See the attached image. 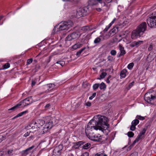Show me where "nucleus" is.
Instances as JSON below:
<instances>
[{
  "label": "nucleus",
  "mask_w": 156,
  "mask_h": 156,
  "mask_svg": "<svg viewBox=\"0 0 156 156\" xmlns=\"http://www.w3.org/2000/svg\"><path fill=\"white\" fill-rule=\"evenodd\" d=\"M133 65L134 64L133 63H129L127 66L128 68L129 69H131L133 67Z\"/></svg>",
  "instance_id": "obj_37"
},
{
  "label": "nucleus",
  "mask_w": 156,
  "mask_h": 156,
  "mask_svg": "<svg viewBox=\"0 0 156 156\" xmlns=\"http://www.w3.org/2000/svg\"><path fill=\"white\" fill-rule=\"evenodd\" d=\"M25 101L27 103H30V104L32 103V97H28L23 100Z\"/></svg>",
  "instance_id": "obj_25"
},
{
  "label": "nucleus",
  "mask_w": 156,
  "mask_h": 156,
  "mask_svg": "<svg viewBox=\"0 0 156 156\" xmlns=\"http://www.w3.org/2000/svg\"><path fill=\"white\" fill-rule=\"evenodd\" d=\"M62 148V145H59L57 147L55 148L54 151L55 153L57 152L58 153H60L61 151Z\"/></svg>",
  "instance_id": "obj_22"
},
{
  "label": "nucleus",
  "mask_w": 156,
  "mask_h": 156,
  "mask_svg": "<svg viewBox=\"0 0 156 156\" xmlns=\"http://www.w3.org/2000/svg\"><path fill=\"white\" fill-rule=\"evenodd\" d=\"M153 46L152 44H150L148 49H151L153 48Z\"/></svg>",
  "instance_id": "obj_63"
},
{
  "label": "nucleus",
  "mask_w": 156,
  "mask_h": 156,
  "mask_svg": "<svg viewBox=\"0 0 156 156\" xmlns=\"http://www.w3.org/2000/svg\"><path fill=\"white\" fill-rule=\"evenodd\" d=\"M111 54L113 55H115L116 54V51L115 50H112L111 51Z\"/></svg>",
  "instance_id": "obj_47"
},
{
  "label": "nucleus",
  "mask_w": 156,
  "mask_h": 156,
  "mask_svg": "<svg viewBox=\"0 0 156 156\" xmlns=\"http://www.w3.org/2000/svg\"><path fill=\"white\" fill-rule=\"evenodd\" d=\"M5 154H8L9 156H11L13 154L14 151L12 149L8 150L5 152Z\"/></svg>",
  "instance_id": "obj_27"
},
{
  "label": "nucleus",
  "mask_w": 156,
  "mask_h": 156,
  "mask_svg": "<svg viewBox=\"0 0 156 156\" xmlns=\"http://www.w3.org/2000/svg\"><path fill=\"white\" fill-rule=\"evenodd\" d=\"M143 42L142 41H139L137 42L135 41L131 44L130 45L132 48L135 46L137 47L142 44Z\"/></svg>",
  "instance_id": "obj_15"
},
{
  "label": "nucleus",
  "mask_w": 156,
  "mask_h": 156,
  "mask_svg": "<svg viewBox=\"0 0 156 156\" xmlns=\"http://www.w3.org/2000/svg\"><path fill=\"white\" fill-rule=\"evenodd\" d=\"M35 83H36L34 81H33V80L32 81V86L34 85H35Z\"/></svg>",
  "instance_id": "obj_61"
},
{
  "label": "nucleus",
  "mask_w": 156,
  "mask_h": 156,
  "mask_svg": "<svg viewBox=\"0 0 156 156\" xmlns=\"http://www.w3.org/2000/svg\"><path fill=\"white\" fill-rule=\"evenodd\" d=\"M91 146V145L90 143H87L83 145L82 147L83 149H87L89 148Z\"/></svg>",
  "instance_id": "obj_28"
},
{
  "label": "nucleus",
  "mask_w": 156,
  "mask_h": 156,
  "mask_svg": "<svg viewBox=\"0 0 156 156\" xmlns=\"http://www.w3.org/2000/svg\"><path fill=\"white\" fill-rule=\"evenodd\" d=\"M23 115L22 114V113L21 112H20V113H19V114H17L16 116H15L14 117V118H16L17 117H19Z\"/></svg>",
  "instance_id": "obj_52"
},
{
  "label": "nucleus",
  "mask_w": 156,
  "mask_h": 156,
  "mask_svg": "<svg viewBox=\"0 0 156 156\" xmlns=\"http://www.w3.org/2000/svg\"><path fill=\"white\" fill-rule=\"evenodd\" d=\"M94 129H91L90 130V133L89 134H87V135H88L90 137V139L94 141H100L101 139V137L100 135H93L92 134H91L90 132L92 131Z\"/></svg>",
  "instance_id": "obj_11"
},
{
  "label": "nucleus",
  "mask_w": 156,
  "mask_h": 156,
  "mask_svg": "<svg viewBox=\"0 0 156 156\" xmlns=\"http://www.w3.org/2000/svg\"><path fill=\"white\" fill-rule=\"evenodd\" d=\"M145 100L149 103L153 104L156 100V91H153L145 94L144 97Z\"/></svg>",
  "instance_id": "obj_3"
},
{
  "label": "nucleus",
  "mask_w": 156,
  "mask_h": 156,
  "mask_svg": "<svg viewBox=\"0 0 156 156\" xmlns=\"http://www.w3.org/2000/svg\"><path fill=\"white\" fill-rule=\"evenodd\" d=\"M99 83H95L94 84L93 86V90H96L99 87Z\"/></svg>",
  "instance_id": "obj_32"
},
{
  "label": "nucleus",
  "mask_w": 156,
  "mask_h": 156,
  "mask_svg": "<svg viewBox=\"0 0 156 156\" xmlns=\"http://www.w3.org/2000/svg\"><path fill=\"white\" fill-rule=\"evenodd\" d=\"M96 10L98 11V12H100L101 11V8H97L96 9Z\"/></svg>",
  "instance_id": "obj_60"
},
{
  "label": "nucleus",
  "mask_w": 156,
  "mask_h": 156,
  "mask_svg": "<svg viewBox=\"0 0 156 156\" xmlns=\"http://www.w3.org/2000/svg\"><path fill=\"white\" fill-rule=\"evenodd\" d=\"M144 135H143L140 133L139 135L137 136L136 139L133 142L132 145L133 146L135 144L138 142L139 140L144 137Z\"/></svg>",
  "instance_id": "obj_14"
},
{
  "label": "nucleus",
  "mask_w": 156,
  "mask_h": 156,
  "mask_svg": "<svg viewBox=\"0 0 156 156\" xmlns=\"http://www.w3.org/2000/svg\"><path fill=\"white\" fill-rule=\"evenodd\" d=\"M88 10V8L87 7H84L81 8L77 11L76 13V17L77 18H79L81 17L84 16L86 15Z\"/></svg>",
  "instance_id": "obj_8"
},
{
  "label": "nucleus",
  "mask_w": 156,
  "mask_h": 156,
  "mask_svg": "<svg viewBox=\"0 0 156 156\" xmlns=\"http://www.w3.org/2000/svg\"><path fill=\"white\" fill-rule=\"evenodd\" d=\"M83 50L84 49H81L77 51L76 54L77 56L79 57Z\"/></svg>",
  "instance_id": "obj_39"
},
{
  "label": "nucleus",
  "mask_w": 156,
  "mask_h": 156,
  "mask_svg": "<svg viewBox=\"0 0 156 156\" xmlns=\"http://www.w3.org/2000/svg\"><path fill=\"white\" fill-rule=\"evenodd\" d=\"M103 156V153L99 152L95 154L94 156Z\"/></svg>",
  "instance_id": "obj_51"
},
{
  "label": "nucleus",
  "mask_w": 156,
  "mask_h": 156,
  "mask_svg": "<svg viewBox=\"0 0 156 156\" xmlns=\"http://www.w3.org/2000/svg\"><path fill=\"white\" fill-rule=\"evenodd\" d=\"M73 24V22L70 20L62 22L60 23L58 30L57 31L68 30L72 27Z\"/></svg>",
  "instance_id": "obj_5"
},
{
  "label": "nucleus",
  "mask_w": 156,
  "mask_h": 156,
  "mask_svg": "<svg viewBox=\"0 0 156 156\" xmlns=\"http://www.w3.org/2000/svg\"><path fill=\"white\" fill-rule=\"evenodd\" d=\"M25 128L27 129H32V128H31V126H30V124L28 126H26Z\"/></svg>",
  "instance_id": "obj_53"
},
{
  "label": "nucleus",
  "mask_w": 156,
  "mask_h": 156,
  "mask_svg": "<svg viewBox=\"0 0 156 156\" xmlns=\"http://www.w3.org/2000/svg\"><path fill=\"white\" fill-rule=\"evenodd\" d=\"M136 118L137 119H138L140 120H143L144 119V117L139 115H137L136 116Z\"/></svg>",
  "instance_id": "obj_41"
},
{
  "label": "nucleus",
  "mask_w": 156,
  "mask_h": 156,
  "mask_svg": "<svg viewBox=\"0 0 156 156\" xmlns=\"http://www.w3.org/2000/svg\"><path fill=\"white\" fill-rule=\"evenodd\" d=\"M56 64H60L62 66H63L65 65V62L63 61H59L57 62Z\"/></svg>",
  "instance_id": "obj_38"
},
{
  "label": "nucleus",
  "mask_w": 156,
  "mask_h": 156,
  "mask_svg": "<svg viewBox=\"0 0 156 156\" xmlns=\"http://www.w3.org/2000/svg\"><path fill=\"white\" fill-rule=\"evenodd\" d=\"M81 35L78 32H74L69 35L66 37L67 41H71L73 40L76 39L79 37Z\"/></svg>",
  "instance_id": "obj_9"
},
{
  "label": "nucleus",
  "mask_w": 156,
  "mask_h": 156,
  "mask_svg": "<svg viewBox=\"0 0 156 156\" xmlns=\"http://www.w3.org/2000/svg\"><path fill=\"white\" fill-rule=\"evenodd\" d=\"M118 27H113L109 32V35L110 36H113L118 31Z\"/></svg>",
  "instance_id": "obj_20"
},
{
  "label": "nucleus",
  "mask_w": 156,
  "mask_h": 156,
  "mask_svg": "<svg viewBox=\"0 0 156 156\" xmlns=\"http://www.w3.org/2000/svg\"><path fill=\"white\" fill-rule=\"evenodd\" d=\"M139 121L137 119L133 120L131 123V125L130 127V130L134 131L136 129V126L139 123Z\"/></svg>",
  "instance_id": "obj_12"
},
{
  "label": "nucleus",
  "mask_w": 156,
  "mask_h": 156,
  "mask_svg": "<svg viewBox=\"0 0 156 156\" xmlns=\"http://www.w3.org/2000/svg\"><path fill=\"white\" fill-rule=\"evenodd\" d=\"M46 124L43 127L44 132H46L48 129H51L53 125V121L54 119L51 118L50 116H48L46 119Z\"/></svg>",
  "instance_id": "obj_7"
},
{
  "label": "nucleus",
  "mask_w": 156,
  "mask_h": 156,
  "mask_svg": "<svg viewBox=\"0 0 156 156\" xmlns=\"http://www.w3.org/2000/svg\"><path fill=\"white\" fill-rule=\"evenodd\" d=\"M27 112H28V111H27V110L23 112H21V113H22V114L23 115L24 114H26Z\"/></svg>",
  "instance_id": "obj_58"
},
{
  "label": "nucleus",
  "mask_w": 156,
  "mask_h": 156,
  "mask_svg": "<svg viewBox=\"0 0 156 156\" xmlns=\"http://www.w3.org/2000/svg\"><path fill=\"white\" fill-rule=\"evenodd\" d=\"M111 27V26L109 24L105 28L104 30L103 31L105 32H107Z\"/></svg>",
  "instance_id": "obj_40"
},
{
  "label": "nucleus",
  "mask_w": 156,
  "mask_h": 156,
  "mask_svg": "<svg viewBox=\"0 0 156 156\" xmlns=\"http://www.w3.org/2000/svg\"><path fill=\"white\" fill-rule=\"evenodd\" d=\"M98 2L101 4L102 0H89L88 1L89 4L91 5H97Z\"/></svg>",
  "instance_id": "obj_13"
},
{
  "label": "nucleus",
  "mask_w": 156,
  "mask_h": 156,
  "mask_svg": "<svg viewBox=\"0 0 156 156\" xmlns=\"http://www.w3.org/2000/svg\"><path fill=\"white\" fill-rule=\"evenodd\" d=\"M147 129L146 128H143L142 130L140 132V133L143 134V135H144Z\"/></svg>",
  "instance_id": "obj_46"
},
{
  "label": "nucleus",
  "mask_w": 156,
  "mask_h": 156,
  "mask_svg": "<svg viewBox=\"0 0 156 156\" xmlns=\"http://www.w3.org/2000/svg\"><path fill=\"white\" fill-rule=\"evenodd\" d=\"M33 61V59L32 58H30L28 59L27 61V65H29Z\"/></svg>",
  "instance_id": "obj_44"
},
{
  "label": "nucleus",
  "mask_w": 156,
  "mask_h": 156,
  "mask_svg": "<svg viewBox=\"0 0 156 156\" xmlns=\"http://www.w3.org/2000/svg\"><path fill=\"white\" fill-rule=\"evenodd\" d=\"M35 147L34 145L29 147L22 152V156H29L33 152V149Z\"/></svg>",
  "instance_id": "obj_10"
},
{
  "label": "nucleus",
  "mask_w": 156,
  "mask_h": 156,
  "mask_svg": "<svg viewBox=\"0 0 156 156\" xmlns=\"http://www.w3.org/2000/svg\"><path fill=\"white\" fill-rule=\"evenodd\" d=\"M101 39L99 37H98L95 39L94 43L95 44L98 43L101 41Z\"/></svg>",
  "instance_id": "obj_33"
},
{
  "label": "nucleus",
  "mask_w": 156,
  "mask_h": 156,
  "mask_svg": "<svg viewBox=\"0 0 156 156\" xmlns=\"http://www.w3.org/2000/svg\"><path fill=\"white\" fill-rule=\"evenodd\" d=\"M19 107L21 106V107H24L30 105V103H27L25 101L23 100L21 101L19 104H18Z\"/></svg>",
  "instance_id": "obj_21"
},
{
  "label": "nucleus",
  "mask_w": 156,
  "mask_h": 156,
  "mask_svg": "<svg viewBox=\"0 0 156 156\" xmlns=\"http://www.w3.org/2000/svg\"><path fill=\"white\" fill-rule=\"evenodd\" d=\"M147 23L151 28L156 27V12H154L149 16Z\"/></svg>",
  "instance_id": "obj_4"
},
{
  "label": "nucleus",
  "mask_w": 156,
  "mask_h": 156,
  "mask_svg": "<svg viewBox=\"0 0 156 156\" xmlns=\"http://www.w3.org/2000/svg\"><path fill=\"white\" fill-rule=\"evenodd\" d=\"M83 43L81 41L78 42L73 46V49H78L81 48L83 45Z\"/></svg>",
  "instance_id": "obj_18"
},
{
  "label": "nucleus",
  "mask_w": 156,
  "mask_h": 156,
  "mask_svg": "<svg viewBox=\"0 0 156 156\" xmlns=\"http://www.w3.org/2000/svg\"><path fill=\"white\" fill-rule=\"evenodd\" d=\"M55 86L54 84H49L45 86V88H47V90H46V92H48L49 91H51L53 89Z\"/></svg>",
  "instance_id": "obj_19"
},
{
  "label": "nucleus",
  "mask_w": 156,
  "mask_h": 156,
  "mask_svg": "<svg viewBox=\"0 0 156 156\" xmlns=\"http://www.w3.org/2000/svg\"><path fill=\"white\" fill-rule=\"evenodd\" d=\"M108 60L110 61H112L114 60V58L112 57L109 56L108 57Z\"/></svg>",
  "instance_id": "obj_49"
},
{
  "label": "nucleus",
  "mask_w": 156,
  "mask_h": 156,
  "mask_svg": "<svg viewBox=\"0 0 156 156\" xmlns=\"http://www.w3.org/2000/svg\"><path fill=\"white\" fill-rule=\"evenodd\" d=\"M4 154V152L3 151H0V156H2Z\"/></svg>",
  "instance_id": "obj_62"
},
{
  "label": "nucleus",
  "mask_w": 156,
  "mask_h": 156,
  "mask_svg": "<svg viewBox=\"0 0 156 156\" xmlns=\"http://www.w3.org/2000/svg\"><path fill=\"white\" fill-rule=\"evenodd\" d=\"M96 93H93L92 94V95L89 97V99L90 100L92 99L93 98L96 96Z\"/></svg>",
  "instance_id": "obj_45"
},
{
  "label": "nucleus",
  "mask_w": 156,
  "mask_h": 156,
  "mask_svg": "<svg viewBox=\"0 0 156 156\" xmlns=\"http://www.w3.org/2000/svg\"><path fill=\"white\" fill-rule=\"evenodd\" d=\"M5 137L2 135H0V143L5 139Z\"/></svg>",
  "instance_id": "obj_42"
},
{
  "label": "nucleus",
  "mask_w": 156,
  "mask_h": 156,
  "mask_svg": "<svg viewBox=\"0 0 156 156\" xmlns=\"http://www.w3.org/2000/svg\"><path fill=\"white\" fill-rule=\"evenodd\" d=\"M126 72L127 70L125 69L122 70L120 73L121 78H124L126 76Z\"/></svg>",
  "instance_id": "obj_24"
},
{
  "label": "nucleus",
  "mask_w": 156,
  "mask_h": 156,
  "mask_svg": "<svg viewBox=\"0 0 156 156\" xmlns=\"http://www.w3.org/2000/svg\"><path fill=\"white\" fill-rule=\"evenodd\" d=\"M73 24V22L70 20L62 22L60 23L58 30L57 31L68 30L72 27Z\"/></svg>",
  "instance_id": "obj_6"
},
{
  "label": "nucleus",
  "mask_w": 156,
  "mask_h": 156,
  "mask_svg": "<svg viewBox=\"0 0 156 156\" xmlns=\"http://www.w3.org/2000/svg\"><path fill=\"white\" fill-rule=\"evenodd\" d=\"M90 30V27L88 26H85L81 28H80L79 30L80 31L83 30L84 32H85Z\"/></svg>",
  "instance_id": "obj_23"
},
{
  "label": "nucleus",
  "mask_w": 156,
  "mask_h": 156,
  "mask_svg": "<svg viewBox=\"0 0 156 156\" xmlns=\"http://www.w3.org/2000/svg\"><path fill=\"white\" fill-rule=\"evenodd\" d=\"M116 19L115 18L113 19L112 22L109 24L111 26L114 23V22L115 21Z\"/></svg>",
  "instance_id": "obj_55"
},
{
  "label": "nucleus",
  "mask_w": 156,
  "mask_h": 156,
  "mask_svg": "<svg viewBox=\"0 0 156 156\" xmlns=\"http://www.w3.org/2000/svg\"><path fill=\"white\" fill-rule=\"evenodd\" d=\"M19 107V106L18 104H17L15 106H13V107L9 109V110H13L14 111L15 109H17Z\"/></svg>",
  "instance_id": "obj_34"
},
{
  "label": "nucleus",
  "mask_w": 156,
  "mask_h": 156,
  "mask_svg": "<svg viewBox=\"0 0 156 156\" xmlns=\"http://www.w3.org/2000/svg\"><path fill=\"white\" fill-rule=\"evenodd\" d=\"M81 156H89V153L87 152H85Z\"/></svg>",
  "instance_id": "obj_50"
},
{
  "label": "nucleus",
  "mask_w": 156,
  "mask_h": 156,
  "mask_svg": "<svg viewBox=\"0 0 156 156\" xmlns=\"http://www.w3.org/2000/svg\"><path fill=\"white\" fill-rule=\"evenodd\" d=\"M91 103L90 102H87L86 103V105L88 106H90L91 105Z\"/></svg>",
  "instance_id": "obj_57"
},
{
  "label": "nucleus",
  "mask_w": 156,
  "mask_h": 156,
  "mask_svg": "<svg viewBox=\"0 0 156 156\" xmlns=\"http://www.w3.org/2000/svg\"><path fill=\"white\" fill-rule=\"evenodd\" d=\"M83 144L84 143L82 141L74 143H73L74 145L73 146V147L75 149H77L80 146L83 145Z\"/></svg>",
  "instance_id": "obj_16"
},
{
  "label": "nucleus",
  "mask_w": 156,
  "mask_h": 156,
  "mask_svg": "<svg viewBox=\"0 0 156 156\" xmlns=\"http://www.w3.org/2000/svg\"><path fill=\"white\" fill-rule=\"evenodd\" d=\"M99 86L101 90H105L106 87L105 84L103 82L101 83V84H99Z\"/></svg>",
  "instance_id": "obj_26"
},
{
  "label": "nucleus",
  "mask_w": 156,
  "mask_h": 156,
  "mask_svg": "<svg viewBox=\"0 0 156 156\" xmlns=\"http://www.w3.org/2000/svg\"><path fill=\"white\" fill-rule=\"evenodd\" d=\"M30 132H27V133H25L24 135V137H27V136H28L29 134H30Z\"/></svg>",
  "instance_id": "obj_54"
},
{
  "label": "nucleus",
  "mask_w": 156,
  "mask_h": 156,
  "mask_svg": "<svg viewBox=\"0 0 156 156\" xmlns=\"http://www.w3.org/2000/svg\"><path fill=\"white\" fill-rule=\"evenodd\" d=\"M50 106L49 104H47L45 106L44 108L46 109H48L49 108Z\"/></svg>",
  "instance_id": "obj_56"
},
{
  "label": "nucleus",
  "mask_w": 156,
  "mask_h": 156,
  "mask_svg": "<svg viewBox=\"0 0 156 156\" xmlns=\"http://www.w3.org/2000/svg\"><path fill=\"white\" fill-rule=\"evenodd\" d=\"M108 119L105 116L100 115L95 116L93 119L90 121L85 129V133L89 134L90 130L93 129L97 130L100 129L104 126H106V129L108 128Z\"/></svg>",
  "instance_id": "obj_1"
},
{
  "label": "nucleus",
  "mask_w": 156,
  "mask_h": 156,
  "mask_svg": "<svg viewBox=\"0 0 156 156\" xmlns=\"http://www.w3.org/2000/svg\"><path fill=\"white\" fill-rule=\"evenodd\" d=\"M112 0H105L106 2L108 3H109L112 2Z\"/></svg>",
  "instance_id": "obj_64"
},
{
  "label": "nucleus",
  "mask_w": 156,
  "mask_h": 156,
  "mask_svg": "<svg viewBox=\"0 0 156 156\" xmlns=\"http://www.w3.org/2000/svg\"><path fill=\"white\" fill-rule=\"evenodd\" d=\"M147 29V24L145 22L140 23L136 29L133 30L131 34V38L136 39L143 35Z\"/></svg>",
  "instance_id": "obj_2"
},
{
  "label": "nucleus",
  "mask_w": 156,
  "mask_h": 156,
  "mask_svg": "<svg viewBox=\"0 0 156 156\" xmlns=\"http://www.w3.org/2000/svg\"><path fill=\"white\" fill-rule=\"evenodd\" d=\"M138 153L136 152H135L131 154L130 156H138Z\"/></svg>",
  "instance_id": "obj_43"
},
{
  "label": "nucleus",
  "mask_w": 156,
  "mask_h": 156,
  "mask_svg": "<svg viewBox=\"0 0 156 156\" xmlns=\"http://www.w3.org/2000/svg\"><path fill=\"white\" fill-rule=\"evenodd\" d=\"M107 75V73L105 72H103L100 75V77L101 79L104 78Z\"/></svg>",
  "instance_id": "obj_35"
},
{
  "label": "nucleus",
  "mask_w": 156,
  "mask_h": 156,
  "mask_svg": "<svg viewBox=\"0 0 156 156\" xmlns=\"http://www.w3.org/2000/svg\"><path fill=\"white\" fill-rule=\"evenodd\" d=\"M120 53L118 55V57H120L122 55H124L126 53V51L124 50V49H120Z\"/></svg>",
  "instance_id": "obj_30"
},
{
  "label": "nucleus",
  "mask_w": 156,
  "mask_h": 156,
  "mask_svg": "<svg viewBox=\"0 0 156 156\" xmlns=\"http://www.w3.org/2000/svg\"><path fill=\"white\" fill-rule=\"evenodd\" d=\"M30 126H31V128L32 129H34L35 127L36 128V122L34 121H31L30 123Z\"/></svg>",
  "instance_id": "obj_29"
},
{
  "label": "nucleus",
  "mask_w": 156,
  "mask_h": 156,
  "mask_svg": "<svg viewBox=\"0 0 156 156\" xmlns=\"http://www.w3.org/2000/svg\"><path fill=\"white\" fill-rule=\"evenodd\" d=\"M111 76L110 75L108 77L106 80V82L107 83H110V80H109V79L111 78Z\"/></svg>",
  "instance_id": "obj_48"
},
{
  "label": "nucleus",
  "mask_w": 156,
  "mask_h": 156,
  "mask_svg": "<svg viewBox=\"0 0 156 156\" xmlns=\"http://www.w3.org/2000/svg\"><path fill=\"white\" fill-rule=\"evenodd\" d=\"M10 64L9 63H7L5 64L4 65L2 66V69H8L9 67H10Z\"/></svg>",
  "instance_id": "obj_31"
},
{
  "label": "nucleus",
  "mask_w": 156,
  "mask_h": 156,
  "mask_svg": "<svg viewBox=\"0 0 156 156\" xmlns=\"http://www.w3.org/2000/svg\"><path fill=\"white\" fill-rule=\"evenodd\" d=\"M44 121L42 119H39L37 120L36 122V128L37 127H40L41 126H43L44 123Z\"/></svg>",
  "instance_id": "obj_17"
},
{
  "label": "nucleus",
  "mask_w": 156,
  "mask_h": 156,
  "mask_svg": "<svg viewBox=\"0 0 156 156\" xmlns=\"http://www.w3.org/2000/svg\"><path fill=\"white\" fill-rule=\"evenodd\" d=\"M128 135L129 137H133L134 135V134L133 132L130 131L128 133Z\"/></svg>",
  "instance_id": "obj_36"
},
{
  "label": "nucleus",
  "mask_w": 156,
  "mask_h": 156,
  "mask_svg": "<svg viewBox=\"0 0 156 156\" xmlns=\"http://www.w3.org/2000/svg\"><path fill=\"white\" fill-rule=\"evenodd\" d=\"M119 49H124V48L122 47V45L119 44Z\"/></svg>",
  "instance_id": "obj_59"
}]
</instances>
